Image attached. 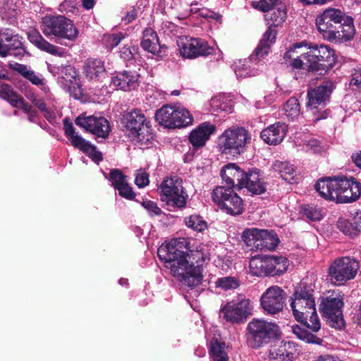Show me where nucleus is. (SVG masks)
<instances>
[{"mask_svg":"<svg viewBox=\"0 0 361 361\" xmlns=\"http://www.w3.org/2000/svg\"><path fill=\"white\" fill-rule=\"evenodd\" d=\"M212 250L209 243L178 238L162 243L157 255L176 279L184 285L194 287L202 281L201 267L209 262Z\"/></svg>","mask_w":361,"mask_h":361,"instance_id":"1","label":"nucleus"},{"mask_svg":"<svg viewBox=\"0 0 361 361\" xmlns=\"http://www.w3.org/2000/svg\"><path fill=\"white\" fill-rule=\"evenodd\" d=\"M296 55L292 62L295 68L308 71H320V74L326 73L336 63L334 51L327 45L310 47L302 42L293 45L285 53L286 59H290Z\"/></svg>","mask_w":361,"mask_h":361,"instance_id":"2","label":"nucleus"},{"mask_svg":"<svg viewBox=\"0 0 361 361\" xmlns=\"http://www.w3.org/2000/svg\"><path fill=\"white\" fill-rule=\"evenodd\" d=\"M8 66L11 69L18 72L27 79L33 85L39 87L41 91L44 94V97H39L32 92H27L25 95L50 123L54 122L57 117L61 116V113L56 105L55 100L49 93V88L42 75L37 74L27 66L16 62H10Z\"/></svg>","mask_w":361,"mask_h":361,"instance_id":"3","label":"nucleus"},{"mask_svg":"<svg viewBox=\"0 0 361 361\" xmlns=\"http://www.w3.org/2000/svg\"><path fill=\"white\" fill-rule=\"evenodd\" d=\"M315 189L323 198L336 202H351L361 195V183L354 178H322L317 183Z\"/></svg>","mask_w":361,"mask_h":361,"instance_id":"4","label":"nucleus"},{"mask_svg":"<svg viewBox=\"0 0 361 361\" xmlns=\"http://www.w3.org/2000/svg\"><path fill=\"white\" fill-rule=\"evenodd\" d=\"M313 290L305 283H300L290 298V307L295 319L300 322L312 332L321 329V323L316 312Z\"/></svg>","mask_w":361,"mask_h":361,"instance_id":"5","label":"nucleus"},{"mask_svg":"<svg viewBox=\"0 0 361 361\" xmlns=\"http://www.w3.org/2000/svg\"><path fill=\"white\" fill-rule=\"evenodd\" d=\"M41 30L48 38L56 37L74 42L79 30L73 22L63 16H47L42 19Z\"/></svg>","mask_w":361,"mask_h":361,"instance_id":"6","label":"nucleus"},{"mask_svg":"<svg viewBox=\"0 0 361 361\" xmlns=\"http://www.w3.org/2000/svg\"><path fill=\"white\" fill-rule=\"evenodd\" d=\"M279 326L262 319H252L247 326V341L252 348H259L280 336Z\"/></svg>","mask_w":361,"mask_h":361,"instance_id":"7","label":"nucleus"},{"mask_svg":"<svg viewBox=\"0 0 361 361\" xmlns=\"http://www.w3.org/2000/svg\"><path fill=\"white\" fill-rule=\"evenodd\" d=\"M160 200L171 209H183L187 204L188 194L182 179L177 177L164 178L158 188Z\"/></svg>","mask_w":361,"mask_h":361,"instance_id":"8","label":"nucleus"},{"mask_svg":"<svg viewBox=\"0 0 361 361\" xmlns=\"http://www.w3.org/2000/svg\"><path fill=\"white\" fill-rule=\"evenodd\" d=\"M251 134L243 127L233 126L225 130L219 137L218 145L225 154H240L250 143Z\"/></svg>","mask_w":361,"mask_h":361,"instance_id":"9","label":"nucleus"},{"mask_svg":"<svg viewBox=\"0 0 361 361\" xmlns=\"http://www.w3.org/2000/svg\"><path fill=\"white\" fill-rule=\"evenodd\" d=\"M123 123L129 133V136L140 146H147L152 135L145 114L141 110L134 109L127 112L123 118Z\"/></svg>","mask_w":361,"mask_h":361,"instance_id":"10","label":"nucleus"},{"mask_svg":"<svg viewBox=\"0 0 361 361\" xmlns=\"http://www.w3.org/2000/svg\"><path fill=\"white\" fill-rule=\"evenodd\" d=\"M158 123L167 128H180L192 125L193 117L181 106L164 105L155 114Z\"/></svg>","mask_w":361,"mask_h":361,"instance_id":"11","label":"nucleus"},{"mask_svg":"<svg viewBox=\"0 0 361 361\" xmlns=\"http://www.w3.org/2000/svg\"><path fill=\"white\" fill-rule=\"evenodd\" d=\"M253 305L251 300L243 294H239L226 302L220 309L223 318L233 324L244 322L252 314Z\"/></svg>","mask_w":361,"mask_h":361,"instance_id":"12","label":"nucleus"},{"mask_svg":"<svg viewBox=\"0 0 361 361\" xmlns=\"http://www.w3.org/2000/svg\"><path fill=\"white\" fill-rule=\"evenodd\" d=\"M242 239L247 246L260 250H274L279 243V239L274 231L257 228L245 229L243 232Z\"/></svg>","mask_w":361,"mask_h":361,"instance_id":"13","label":"nucleus"},{"mask_svg":"<svg viewBox=\"0 0 361 361\" xmlns=\"http://www.w3.org/2000/svg\"><path fill=\"white\" fill-rule=\"evenodd\" d=\"M359 268V262L355 259L348 257L338 258L329 269V279L334 285L344 284L355 277Z\"/></svg>","mask_w":361,"mask_h":361,"instance_id":"14","label":"nucleus"},{"mask_svg":"<svg viewBox=\"0 0 361 361\" xmlns=\"http://www.w3.org/2000/svg\"><path fill=\"white\" fill-rule=\"evenodd\" d=\"M212 196L213 201L226 214L238 215L243 211V200L232 188L218 186L214 189Z\"/></svg>","mask_w":361,"mask_h":361,"instance_id":"15","label":"nucleus"},{"mask_svg":"<svg viewBox=\"0 0 361 361\" xmlns=\"http://www.w3.org/2000/svg\"><path fill=\"white\" fill-rule=\"evenodd\" d=\"M343 301L339 294H331L322 299L319 310L333 328L341 329L344 326L342 307Z\"/></svg>","mask_w":361,"mask_h":361,"instance_id":"16","label":"nucleus"},{"mask_svg":"<svg viewBox=\"0 0 361 361\" xmlns=\"http://www.w3.org/2000/svg\"><path fill=\"white\" fill-rule=\"evenodd\" d=\"M180 55L186 59H196L200 56L212 55L214 48L202 38L183 36L177 40Z\"/></svg>","mask_w":361,"mask_h":361,"instance_id":"17","label":"nucleus"},{"mask_svg":"<svg viewBox=\"0 0 361 361\" xmlns=\"http://www.w3.org/2000/svg\"><path fill=\"white\" fill-rule=\"evenodd\" d=\"M63 130L66 136L71 141V145L79 149L83 153L87 154L93 161L99 163L103 159V156L96 146L92 145L90 142L85 140L78 133L75 132V128L68 118L63 119Z\"/></svg>","mask_w":361,"mask_h":361,"instance_id":"18","label":"nucleus"},{"mask_svg":"<svg viewBox=\"0 0 361 361\" xmlns=\"http://www.w3.org/2000/svg\"><path fill=\"white\" fill-rule=\"evenodd\" d=\"M284 295L285 293L281 287L270 286L261 296L260 302L262 309L271 315L280 312L283 308Z\"/></svg>","mask_w":361,"mask_h":361,"instance_id":"19","label":"nucleus"},{"mask_svg":"<svg viewBox=\"0 0 361 361\" xmlns=\"http://www.w3.org/2000/svg\"><path fill=\"white\" fill-rule=\"evenodd\" d=\"M75 123L77 126L102 138L107 137L110 131L109 121L102 116H78Z\"/></svg>","mask_w":361,"mask_h":361,"instance_id":"20","label":"nucleus"},{"mask_svg":"<svg viewBox=\"0 0 361 361\" xmlns=\"http://www.w3.org/2000/svg\"><path fill=\"white\" fill-rule=\"evenodd\" d=\"M105 177L111 182L114 189L118 191L121 197L128 200L135 197V194L128 184L127 177L120 170L113 169L109 176L105 175Z\"/></svg>","mask_w":361,"mask_h":361,"instance_id":"21","label":"nucleus"},{"mask_svg":"<svg viewBox=\"0 0 361 361\" xmlns=\"http://www.w3.org/2000/svg\"><path fill=\"white\" fill-rule=\"evenodd\" d=\"M287 132V125L282 122H276L263 129L260 137L267 145H277L283 140Z\"/></svg>","mask_w":361,"mask_h":361,"instance_id":"22","label":"nucleus"},{"mask_svg":"<svg viewBox=\"0 0 361 361\" xmlns=\"http://www.w3.org/2000/svg\"><path fill=\"white\" fill-rule=\"evenodd\" d=\"M140 75L136 71H123L111 78V85L123 91L135 90L139 85Z\"/></svg>","mask_w":361,"mask_h":361,"instance_id":"23","label":"nucleus"},{"mask_svg":"<svg viewBox=\"0 0 361 361\" xmlns=\"http://www.w3.org/2000/svg\"><path fill=\"white\" fill-rule=\"evenodd\" d=\"M297 350V345L294 342L283 341L279 345L270 348L269 360V361H293Z\"/></svg>","mask_w":361,"mask_h":361,"instance_id":"24","label":"nucleus"},{"mask_svg":"<svg viewBox=\"0 0 361 361\" xmlns=\"http://www.w3.org/2000/svg\"><path fill=\"white\" fill-rule=\"evenodd\" d=\"M332 91L331 86L326 83L309 90L307 93V108L314 114V110L325 104Z\"/></svg>","mask_w":361,"mask_h":361,"instance_id":"25","label":"nucleus"},{"mask_svg":"<svg viewBox=\"0 0 361 361\" xmlns=\"http://www.w3.org/2000/svg\"><path fill=\"white\" fill-rule=\"evenodd\" d=\"M216 126L209 123L204 122L192 130L190 134L189 140L195 148L203 147L210 136L214 133Z\"/></svg>","mask_w":361,"mask_h":361,"instance_id":"26","label":"nucleus"},{"mask_svg":"<svg viewBox=\"0 0 361 361\" xmlns=\"http://www.w3.org/2000/svg\"><path fill=\"white\" fill-rule=\"evenodd\" d=\"M28 39L42 51L59 57H66V52L64 49L49 43L44 39L40 33L36 30L28 32Z\"/></svg>","mask_w":361,"mask_h":361,"instance_id":"27","label":"nucleus"},{"mask_svg":"<svg viewBox=\"0 0 361 361\" xmlns=\"http://www.w3.org/2000/svg\"><path fill=\"white\" fill-rule=\"evenodd\" d=\"M221 176L226 184V188L233 189L237 181L236 186L241 189L245 173L235 164H228L221 171Z\"/></svg>","mask_w":361,"mask_h":361,"instance_id":"28","label":"nucleus"},{"mask_svg":"<svg viewBox=\"0 0 361 361\" xmlns=\"http://www.w3.org/2000/svg\"><path fill=\"white\" fill-rule=\"evenodd\" d=\"M141 46L145 50L158 57L162 56L166 49L165 47L160 45L157 34L152 28H146L144 30Z\"/></svg>","mask_w":361,"mask_h":361,"instance_id":"29","label":"nucleus"},{"mask_svg":"<svg viewBox=\"0 0 361 361\" xmlns=\"http://www.w3.org/2000/svg\"><path fill=\"white\" fill-rule=\"evenodd\" d=\"M85 76L92 81L102 80L106 76L104 62L99 59H87L83 67Z\"/></svg>","mask_w":361,"mask_h":361,"instance_id":"30","label":"nucleus"},{"mask_svg":"<svg viewBox=\"0 0 361 361\" xmlns=\"http://www.w3.org/2000/svg\"><path fill=\"white\" fill-rule=\"evenodd\" d=\"M276 30L275 27L269 26L268 30L263 35L255 52L251 55V60L261 59L264 58L269 51L271 45L275 42L276 36Z\"/></svg>","mask_w":361,"mask_h":361,"instance_id":"31","label":"nucleus"},{"mask_svg":"<svg viewBox=\"0 0 361 361\" xmlns=\"http://www.w3.org/2000/svg\"><path fill=\"white\" fill-rule=\"evenodd\" d=\"M243 188L253 194H262L265 191V185L259 171L255 169L245 173L241 188Z\"/></svg>","mask_w":361,"mask_h":361,"instance_id":"32","label":"nucleus"},{"mask_svg":"<svg viewBox=\"0 0 361 361\" xmlns=\"http://www.w3.org/2000/svg\"><path fill=\"white\" fill-rule=\"evenodd\" d=\"M58 73L61 77V82L64 83L65 87L71 93L77 90L78 92L75 93V96L81 94L77 73L73 66H65L58 68Z\"/></svg>","mask_w":361,"mask_h":361,"instance_id":"33","label":"nucleus"},{"mask_svg":"<svg viewBox=\"0 0 361 361\" xmlns=\"http://www.w3.org/2000/svg\"><path fill=\"white\" fill-rule=\"evenodd\" d=\"M261 59L251 60V56L249 59H239L235 61L232 68L238 79H243L258 74V68L252 67L253 63L257 64Z\"/></svg>","mask_w":361,"mask_h":361,"instance_id":"34","label":"nucleus"},{"mask_svg":"<svg viewBox=\"0 0 361 361\" xmlns=\"http://www.w3.org/2000/svg\"><path fill=\"white\" fill-rule=\"evenodd\" d=\"M209 111L216 115L230 114L233 110V102L228 95L220 94L213 97L209 101Z\"/></svg>","mask_w":361,"mask_h":361,"instance_id":"35","label":"nucleus"},{"mask_svg":"<svg viewBox=\"0 0 361 361\" xmlns=\"http://www.w3.org/2000/svg\"><path fill=\"white\" fill-rule=\"evenodd\" d=\"M288 265V260L283 256H267V276H275L284 274L287 271Z\"/></svg>","mask_w":361,"mask_h":361,"instance_id":"36","label":"nucleus"},{"mask_svg":"<svg viewBox=\"0 0 361 361\" xmlns=\"http://www.w3.org/2000/svg\"><path fill=\"white\" fill-rule=\"evenodd\" d=\"M324 16L323 13L317 16L316 19L317 29L324 39L334 40L337 38V32L333 25L334 23Z\"/></svg>","mask_w":361,"mask_h":361,"instance_id":"37","label":"nucleus"},{"mask_svg":"<svg viewBox=\"0 0 361 361\" xmlns=\"http://www.w3.org/2000/svg\"><path fill=\"white\" fill-rule=\"evenodd\" d=\"M271 168L288 183H293L295 181V169L289 162L277 160L273 163Z\"/></svg>","mask_w":361,"mask_h":361,"instance_id":"38","label":"nucleus"},{"mask_svg":"<svg viewBox=\"0 0 361 361\" xmlns=\"http://www.w3.org/2000/svg\"><path fill=\"white\" fill-rule=\"evenodd\" d=\"M209 355L212 361H229L225 343L212 338L209 345Z\"/></svg>","mask_w":361,"mask_h":361,"instance_id":"39","label":"nucleus"},{"mask_svg":"<svg viewBox=\"0 0 361 361\" xmlns=\"http://www.w3.org/2000/svg\"><path fill=\"white\" fill-rule=\"evenodd\" d=\"M294 142L296 145L305 147L307 150L313 153H321L324 149L319 140L304 134L296 135Z\"/></svg>","mask_w":361,"mask_h":361,"instance_id":"40","label":"nucleus"},{"mask_svg":"<svg viewBox=\"0 0 361 361\" xmlns=\"http://www.w3.org/2000/svg\"><path fill=\"white\" fill-rule=\"evenodd\" d=\"M22 39L23 37L18 34L9 35L6 33L5 40L8 42H11V44L8 46L4 44L0 41V56L3 58L6 57L8 55L10 50L24 47Z\"/></svg>","mask_w":361,"mask_h":361,"instance_id":"41","label":"nucleus"},{"mask_svg":"<svg viewBox=\"0 0 361 361\" xmlns=\"http://www.w3.org/2000/svg\"><path fill=\"white\" fill-rule=\"evenodd\" d=\"M250 272L255 276H267V256H255L250 261Z\"/></svg>","mask_w":361,"mask_h":361,"instance_id":"42","label":"nucleus"},{"mask_svg":"<svg viewBox=\"0 0 361 361\" xmlns=\"http://www.w3.org/2000/svg\"><path fill=\"white\" fill-rule=\"evenodd\" d=\"M300 213L302 217L313 221H320L324 215L322 208L314 204L302 205L300 207Z\"/></svg>","mask_w":361,"mask_h":361,"instance_id":"43","label":"nucleus"},{"mask_svg":"<svg viewBox=\"0 0 361 361\" xmlns=\"http://www.w3.org/2000/svg\"><path fill=\"white\" fill-rule=\"evenodd\" d=\"M337 38L341 39L344 42L352 39L355 33V29L353 23V19L348 16L341 23V30L336 31Z\"/></svg>","mask_w":361,"mask_h":361,"instance_id":"44","label":"nucleus"},{"mask_svg":"<svg viewBox=\"0 0 361 361\" xmlns=\"http://www.w3.org/2000/svg\"><path fill=\"white\" fill-rule=\"evenodd\" d=\"M0 97L8 101L14 107L22 104L23 98L15 92L13 88L5 83H0Z\"/></svg>","mask_w":361,"mask_h":361,"instance_id":"45","label":"nucleus"},{"mask_svg":"<svg viewBox=\"0 0 361 361\" xmlns=\"http://www.w3.org/2000/svg\"><path fill=\"white\" fill-rule=\"evenodd\" d=\"M293 333L300 340H302L308 343H314V344H322V339L317 337L312 333L309 332L304 327H302L299 325H293L291 326Z\"/></svg>","mask_w":361,"mask_h":361,"instance_id":"46","label":"nucleus"},{"mask_svg":"<svg viewBox=\"0 0 361 361\" xmlns=\"http://www.w3.org/2000/svg\"><path fill=\"white\" fill-rule=\"evenodd\" d=\"M186 226L197 232H202L207 228V223L199 214H192L184 218Z\"/></svg>","mask_w":361,"mask_h":361,"instance_id":"47","label":"nucleus"},{"mask_svg":"<svg viewBox=\"0 0 361 361\" xmlns=\"http://www.w3.org/2000/svg\"><path fill=\"white\" fill-rule=\"evenodd\" d=\"M265 17L269 21V26L276 27L284 22L286 18V11L283 6L275 8L266 14Z\"/></svg>","mask_w":361,"mask_h":361,"instance_id":"48","label":"nucleus"},{"mask_svg":"<svg viewBox=\"0 0 361 361\" xmlns=\"http://www.w3.org/2000/svg\"><path fill=\"white\" fill-rule=\"evenodd\" d=\"M159 32L164 37L173 38V37H182L180 36L181 34V28L178 27L174 23L169 21H164L160 25Z\"/></svg>","mask_w":361,"mask_h":361,"instance_id":"49","label":"nucleus"},{"mask_svg":"<svg viewBox=\"0 0 361 361\" xmlns=\"http://www.w3.org/2000/svg\"><path fill=\"white\" fill-rule=\"evenodd\" d=\"M216 288L227 291L235 290L240 286L239 281L233 276H224L218 278L215 281Z\"/></svg>","mask_w":361,"mask_h":361,"instance_id":"50","label":"nucleus"},{"mask_svg":"<svg viewBox=\"0 0 361 361\" xmlns=\"http://www.w3.org/2000/svg\"><path fill=\"white\" fill-rule=\"evenodd\" d=\"M284 114L290 120H294L300 114V105L296 98L292 97L284 106Z\"/></svg>","mask_w":361,"mask_h":361,"instance_id":"51","label":"nucleus"},{"mask_svg":"<svg viewBox=\"0 0 361 361\" xmlns=\"http://www.w3.org/2000/svg\"><path fill=\"white\" fill-rule=\"evenodd\" d=\"M322 13L325 15V18H328L329 20L334 24H341L348 16L341 10L331 7L326 8Z\"/></svg>","mask_w":361,"mask_h":361,"instance_id":"52","label":"nucleus"},{"mask_svg":"<svg viewBox=\"0 0 361 361\" xmlns=\"http://www.w3.org/2000/svg\"><path fill=\"white\" fill-rule=\"evenodd\" d=\"M124 37V34L121 32L112 33L104 35L103 40L107 48L113 49L116 47Z\"/></svg>","mask_w":361,"mask_h":361,"instance_id":"53","label":"nucleus"},{"mask_svg":"<svg viewBox=\"0 0 361 361\" xmlns=\"http://www.w3.org/2000/svg\"><path fill=\"white\" fill-rule=\"evenodd\" d=\"M337 226L338 229L345 235L354 236L357 234L355 229V226H354L353 221L349 222L345 219H340L338 221Z\"/></svg>","mask_w":361,"mask_h":361,"instance_id":"54","label":"nucleus"},{"mask_svg":"<svg viewBox=\"0 0 361 361\" xmlns=\"http://www.w3.org/2000/svg\"><path fill=\"white\" fill-rule=\"evenodd\" d=\"M16 108L22 109L27 115V119L30 122H37L38 115L37 111L31 105L26 103L24 99L22 101V104L18 105Z\"/></svg>","mask_w":361,"mask_h":361,"instance_id":"55","label":"nucleus"},{"mask_svg":"<svg viewBox=\"0 0 361 361\" xmlns=\"http://www.w3.org/2000/svg\"><path fill=\"white\" fill-rule=\"evenodd\" d=\"M141 204L151 216H159L162 213L161 209L157 206V204L152 200H145Z\"/></svg>","mask_w":361,"mask_h":361,"instance_id":"56","label":"nucleus"},{"mask_svg":"<svg viewBox=\"0 0 361 361\" xmlns=\"http://www.w3.org/2000/svg\"><path fill=\"white\" fill-rule=\"evenodd\" d=\"M135 183L139 188H144L149 183V174L142 169L137 170L135 173Z\"/></svg>","mask_w":361,"mask_h":361,"instance_id":"57","label":"nucleus"},{"mask_svg":"<svg viewBox=\"0 0 361 361\" xmlns=\"http://www.w3.org/2000/svg\"><path fill=\"white\" fill-rule=\"evenodd\" d=\"M278 0H260L259 1L256 3V5L254 6L263 11L269 13L272 9H274V6L276 4Z\"/></svg>","mask_w":361,"mask_h":361,"instance_id":"58","label":"nucleus"},{"mask_svg":"<svg viewBox=\"0 0 361 361\" xmlns=\"http://www.w3.org/2000/svg\"><path fill=\"white\" fill-rule=\"evenodd\" d=\"M137 48L135 46L127 47L124 46L120 51L121 57L125 61L131 60L135 54H137Z\"/></svg>","mask_w":361,"mask_h":361,"instance_id":"59","label":"nucleus"},{"mask_svg":"<svg viewBox=\"0 0 361 361\" xmlns=\"http://www.w3.org/2000/svg\"><path fill=\"white\" fill-rule=\"evenodd\" d=\"M77 2L75 0H65L59 5V11L66 13H75Z\"/></svg>","mask_w":361,"mask_h":361,"instance_id":"60","label":"nucleus"},{"mask_svg":"<svg viewBox=\"0 0 361 361\" xmlns=\"http://www.w3.org/2000/svg\"><path fill=\"white\" fill-rule=\"evenodd\" d=\"M197 6H198L197 3H191L190 5L189 6H190L189 8L185 9L183 13H179L178 15V16H177L178 18L184 19V18H186L187 17L190 16V15L192 13H198L199 11H200V8L199 7H197Z\"/></svg>","mask_w":361,"mask_h":361,"instance_id":"61","label":"nucleus"},{"mask_svg":"<svg viewBox=\"0 0 361 361\" xmlns=\"http://www.w3.org/2000/svg\"><path fill=\"white\" fill-rule=\"evenodd\" d=\"M350 85L355 87L357 90H361V70L354 71L350 81Z\"/></svg>","mask_w":361,"mask_h":361,"instance_id":"62","label":"nucleus"},{"mask_svg":"<svg viewBox=\"0 0 361 361\" xmlns=\"http://www.w3.org/2000/svg\"><path fill=\"white\" fill-rule=\"evenodd\" d=\"M353 224L355 226L357 233H361V211L357 212L353 218Z\"/></svg>","mask_w":361,"mask_h":361,"instance_id":"63","label":"nucleus"},{"mask_svg":"<svg viewBox=\"0 0 361 361\" xmlns=\"http://www.w3.org/2000/svg\"><path fill=\"white\" fill-rule=\"evenodd\" d=\"M26 53L25 47L16 48L10 50L8 55H12L18 59H21Z\"/></svg>","mask_w":361,"mask_h":361,"instance_id":"64","label":"nucleus"}]
</instances>
